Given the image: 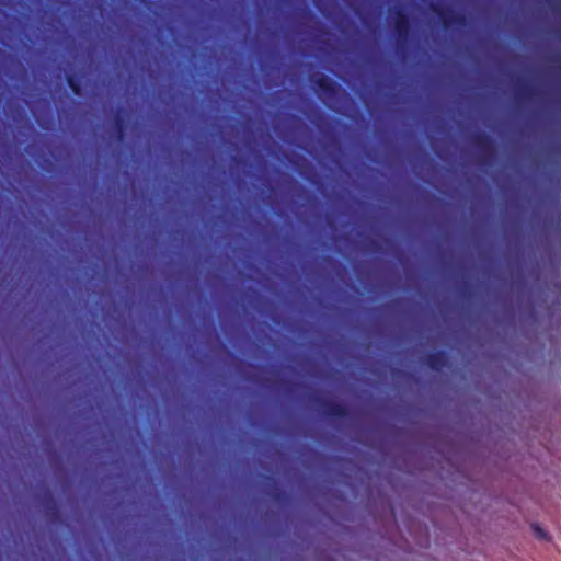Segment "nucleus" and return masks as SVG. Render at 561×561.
Listing matches in <instances>:
<instances>
[{
    "label": "nucleus",
    "mask_w": 561,
    "mask_h": 561,
    "mask_svg": "<svg viewBox=\"0 0 561 561\" xmlns=\"http://www.w3.org/2000/svg\"><path fill=\"white\" fill-rule=\"evenodd\" d=\"M314 402L321 408L323 416L330 420H344L350 416L348 408L340 402L316 398Z\"/></svg>",
    "instance_id": "obj_4"
},
{
    "label": "nucleus",
    "mask_w": 561,
    "mask_h": 561,
    "mask_svg": "<svg viewBox=\"0 0 561 561\" xmlns=\"http://www.w3.org/2000/svg\"><path fill=\"white\" fill-rule=\"evenodd\" d=\"M410 18L403 8L394 10L393 32L399 47H403L410 37Z\"/></svg>",
    "instance_id": "obj_2"
},
{
    "label": "nucleus",
    "mask_w": 561,
    "mask_h": 561,
    "mask_svg": "<svg viewBox=\"0 0 561 561\" xmlns=\"http://www.w3.org/2000/svg\"><path fill=\"white\" fill-rule=\"evenodd\" d=\"M66 80L72 93L77 96H81L83 91L80 76L77 73H68Z\"/></svg>",
    "instance_id": "obj_9"
},
{
    "label": "nucleus",
    "mask_w": 561,
    "mask_h": 561,
    "mask_svg": "<svg viewBox=\"0 0 561 561\" xmlns=\"http://www.w3.org/2000/svg\"><path fill=\"white\" fill-rule=\"evenodd\" d=\"M534 530H535L536 536L538 538H545L546 537V533L538 525L534 526Z\"/></svg>",
    "instance_id": "obj_12"
},
{
    "label": "nucleus",
    "mask_w": 561,
    "mask_h": 561,
    "mask_svg": "<svg viewBox=\"0 0 561 561\" xmlns=\"http://www.w3.org/2000/svg\"><path fill=\"white\" fill-rule=\"evenodd\" d=\"M114 134L117 141L122 142L125 139L126 121L121 110L114 117Z\"/></svg>",
    "instance_id": "obj_8"
},
{
    "label": "nucleus",
    "mask_w": 561,
    "mask_h": 561,
    "mask_svg": "<svg viewBox=\"0 0 561 561\" xmlns=\"http://www.w3.org/2000/svg\"><path fill=\"white\" fill-rule=\"evenodd\" d=\"M535 95V89L531 85L525 84L518 89V96L520 99H530Z\"/></svg>",
    "instance_id": "obj_11"
},
{
    "label": "nucleus",
    "mask_w": 561,
    "mask_h": 561,
    "mask_svg": "<svg viewBox=\"0 0 561 561\" xmlns=\"http://www.w3.org/2000/svg\"><path fill=\"white\" fill-rule=\"evenodd\" d=\"M432 11L438 16L443 28L448 31L454 26L463 27L467 25V18L462 13L455 12L449 7H443L439 4H432Z\"/></svg>",
    "instance_id": "obj_1"
},
{
    "label": "nucleus",
    "mask_w": 561,
    "mask_h": 561,
    "mask_svg": "<svg viewBox=\"0 0 561 561\" xmlns=\"http://www.w3.org/2000/svg\"><path fill=\"white\" fill-rule=\"evenodd\" d=\"M425 364L428 368L434 371H440L443 368L449 366V356L448 354L440 350L436 352H431L425 356Z\"/></svg>",
    "instance_id": "obj_6"
},
{
    "label": "nucleus",
    "mask_w": 561,
    "mask_h": 561,
    "mask_svg": "<svg viewBox=\"0 0 561 561\" xmlns=\"http://www.w3.org/2000/svg\"><path fill=\"white\" fill-rule=\"evenodd\" d=\"M41 504L44 506L46 514L51 517H57L59 515L58 504L49 490H46L42 497Z\"/></svg>",
    "instance_id": "obj_7"
},
{
    "label": "nucleus",
    "mask_w": 561,
    "mask_h": 561,
    "mask_svg": "<svg viewBox=\"0 0 561 561\" xmlns=\"http://www.w3.org/2000/svg\"><path fill=\"white\" fill-rule=\"evenodd\" d=\"M310 82L320 98L333 100L340 92V85L325 75L312 76Z\"/></svg>",
    "instance_id": "obj_3"
},
{
    "label": "nucleus",
    "mask_w": 561,
    "mask_h": 561,
    "mask_svg": "<svg viewBox=\"0 0 561 561\" xmlns=\"http://www.w3.org/2000/svg\"><path fill=\"white\" fill-rule=\"evenodd\" d=\"M267 480L273 483L272 490L268 492V495L277 502H280L286 499V493L276 485L274 479L272 477H267Z\"/></svg>",
    "instance_id": "obj_10"
},
{
    "label": "nucleus",
    "mask_w": 561,
    "mask_h": 561,
    "mask_svg": "<svg viewBox=\"0 0 561 561\" xmlns=\"http://www.w3.org/2000/svg\"><path fill=\"white\" fill-rule=\"evenodd\" d=\"M473 145L481 152V160L486 162L488 158L494 153V142L492 138L484 133H477L472 138Z\"/></svg>",
    "instance_id": "obj_5"
}]
</instances>
